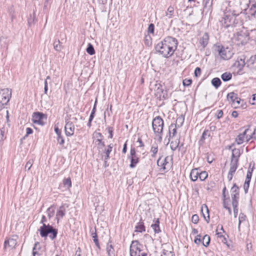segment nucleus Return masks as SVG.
Instances as JSON below:
<instances>
[{
    "mask_svg": "<svg viewBox=\"0 0 256 256\" xmlns=\"http://www.w3.org/2000/svg\"><path fill=\"white\" fill-rule=\"evenodd\" d=\"M178 45V40L176 38L168 36L156 46L155 50L156 53L168 58L173 55Z\"/></svg>",
    "mask_w": 256,
    "mask_h": 256,
    "instance_id": "nucleus-1",
    "label": "nucleus"
},
{
    "mask_svg": "<svg viewBox=\"0 0 256 256\" xmlns=\"http://www.w3.org/2000/svg\"><path fill=\"white\" fill-rule=\"evenodd\" d=\"M164 126V120L160 116H157L153 119L152 122V130L156 136L158 137V140L160 142L162 140Z\"/></svg>",
    "mask_w": 256,
    "mask_h": 256,
    "instance_id": "nucleus-2",
    "label": "nucleus"
},
{
    "mask_svg": "<svg viewBox=\"0 0 256 256\" xmlns=\"http://www.w3.org/2000/svg\"><path fill=\"white\" fill-rule=\"evenodd\" d=\"M39 231L40 235L42 238H46L49 236L50 238L52 240L56 237L58 234V230L49 224H44L40 227Z\"/></svg>",
    "mask_w": 256,
    "mask_h": 256,
    "instance_id": "nucleus-3",
    "label": "nucleus"
},
{
    "mask_svg": "<svg viewBox=\"0 0 256 256\" xmlns=\"http://www.w3.org/2000/svg\"><path fill=\"white\" fill-rule=\"evenodd\" d=\"M236 20L235 14L230 10L224 12L222 19L220 20L221 26L224 28H228L229 26H233L236 23Z\"/></svg>",
    "mask_w": 256,
    "mask_h": 256,
    "instance_id": "nucleus-4",
    "label": "nucleus"
},
{
    "mask_svg": "<svg viewBox=\"0 0 256 256\" xmlns=\"http://www.w3.org/2000/svg\"><path fill=\"white\" fill-rule=\"evenodd\" d=\"M11 96L12 91L8 88H4L0 90V110L8 102Z\"/></svg>",
    "mask_w": 256,
    "mask_h": 256,
    "instance_id": "nucleus-5",
    "label": "nucleus"
},
{
    "mask_svg": "<svg viewBox=\"0 0 256 256\" xmlns=\"http://www.w3.org/2000/svg\"><path fill=\"white\" fill-rule=\"evenodd\" d=\"M172 158L169 156H166L163 158L162 156H160L157 160V165L160 167V172H166L171 167V164L170 160Z\"/></svg>",
    "mask_w": 256,
    "mask_h": 256,
    "instance_id": "nucleus-6",
    "label": "nucleus"
},
{
    "mask_svg": "<svg viewBox=\"0 0 256 256\" xmlns=\"http://www.w3.org/2000/svg\"><path fill=\"white\" fill-rule=\"evenodd\" d=\"M142 246L138 240H133L130 246V256H140Z\"/></svg>",
    "mask_w": 256,
    "mask_h": 256,
    "instance_id": "nucleus-7",
    "label": "nucleus"
},
{
    "mask_svg": "<svg viewBox=\"0 0 256 256\" xmlns=\"http://www.w3.org/2000/svg\"><path fill=\"white\" fill-rule=\"evenodd\" d=\"M216 50L218 55L222 60H226L230 59L232 56V54L228 48H225L223 46H216Z\"/></svg>",
    "mask_w": 256,
    "mask_h": 256,
    "instance_id": "nucleus-8",
    "label": "nucleus"
},
{
    "mask_svg": "<svg viewBox=\"0 0 256 256\" xmlns=\"http://www.w3.org/2000/svg\"><path fill=\"white\" fill-rule=\"evenodd\" d=\"M18 236H13L11 238H7L4 242V249L8 248L12 249L15 248L17 244V240Z\"/></svg>",
    "mask_w": 256,
    "mask_h": 256,
    "instance_id": "nucleus-9",
    "label": "nucleus"
},
{
    "mask_svg": "<svg viewBox=\"0 0 256 256\" xmlns=\"http://www.w3.org/2000/svg\"><path fill=\"white\" fill-rule=\"evenodd\" d=\"M128 158L130 160V168H134L139 162V158L136 154V150L134 148H132L130 151V156Z\"/></svg>",
    "mask_w": 256,
    "mask_h": 256,
    "instance_id": "nucleus-10",
    "label": "nucleus"
},
{
    "mask_svg": "<svg viewBox=\"0 0 256 256\" xmlns=\"http://www.w3.org/2000/svg\"><path fill=\"white\" fill-rule=\"evenodd\" d=\"M74 130L75 128L73 123L68 120H66L64 127L66 136H72L74 134Z\"/></svg>",
    "mask_w": 256,
    "mask_h": 256,
    "instance_id": "nucleus-11",
    "label": "nucleus"
},
{
    "mask_svg": "<svg viewBox=\"0 0 256 256\" xmlns=\"http://www.w3.org/2000/svg\"><path fill=\"white\" fill-rule=\"evenodd\" d=\"M44 116V114L43 113L35 112L32 114V120L34 124L43 126L44 124V122H43Z\"/></svg>",
    "mask_w": 256,
    "mask_h": 256,
    "instance_id": "nucleus-12",
    "label": "nucleus"
},
{
    "mask_svg": "<svg viewBox=\"0 0 256 256\" xmlns=\"http://www.w3.org/2000/svg\"><path fill=\"white\" fill-rule=\"evenodd\" d=\"M252 172L253 168H249L247 172L246 180L244 184V188L246 194L248 192V189L250 186V183L252 176Z\"/></svg>",
    "mask_w": 256,
    "mask_h": 256,
    "instance_id": "nucleus-13",
    "label": "nucleus"
},
{
    "mask_svg": "<svg viewBox=\"0 0 256 256\" xmlns=\"http://www.w3.org/2000/svg\"><path fill=\"white\" fill-rule=\"evenodd\" d=\"M66 204H62L60 206L58 209V210L56 215V219L57 220V222H59V220L63 218V217L66 214V208L65 206Z\"/></svg>",
    "mask_w": 256,
    "mask_h": 256,
    "instance_id": "nucleus-14",
    "label": "nucleus"
},
{
    "mask_svg": "<svg viewBox=\"0 0 256 256\" xmlns=\"http://www.w3.org/2000/svg\"><path fill=\"white\" fill-rule=\"evenodd\" d=\"M209 41V36L207 32H205L200 38L199 44L202 46V50H204L208 45Z\"/></svg>",
    "mask_w": 256,
    "mask_h": 256,
    "instance_id": "nucleus-15",
    "label": "nucleus"
},
{
    "mask_svg": "<svg viewBox=\"0 0 256 256\" xmlns=\"http://www.w3.org/2000/svg\"><path fill=\"white\" fill-rule=\"evenodd\" d=\"M201 212L204 216V219L208 223L210 222L209 210L206 204H203L201 208Z\"/></svg>",
    "mask_w": 256,
    "mask_h": 256,
    "instance_id": "nucleus-16",
    "label": "nucleus"
},
{
    "mask_svg": "<svg viewBox=\"0 0 256 256\" xmlns=\"http://www.w3.org/2000/svg\"><path fill=\"white\" fill-rule=\"evenodd\" d=\"M177 126L176 124H172L168 127V134L169 138L168 140H170V138H172L176 136L177 133Z\"/></svg>",
    "mask_w": 256,
    "mask_h": 256,
    "instance_id": "nucleus-17",
    "label": "nucleus"
},
{
    "mask_svg": "<svg viewBox=\"0 0 256 256\" xmlns=\"http://www.w3.org/2000/svg\"><path fill=\"white\" fill-rule=\"evenodd\" d=\"M200 173V168H196L192 169L190 173V178L191 180L193 182L196 181L198 178H199Z\"/></svg>",
    "mask_w": 256,
    "mask_h": 256,
    "instance_id": "nucleus-18",
    "label": "nucleus"
},
{
    "mask_svg": "<svg viewBox=\"0 0 256 256\" xmlns=\"http://www.w3.org/2000/svg\"><path fill=\"white\" fill-rule=\"evenodd\" d=\"M90 233H91V236H92V238H93V240H94L96 246L98 249H100V244L98 242V236H97L96 228L94 230H90Z\"/></svg>",
    "mask_w": 256,
    "mask_h": 256,
    "instance_id": "nucleus-19",
    "label": "nucleus"
},
{
    "mask_svg": "<svg viewBox=\"0 0 256 256\" xmlns=\"http://www.w3.org/2000/svg\"><path fill=\"white\" fill-rule=\"evenodd\" d=\"M241 155L240 150L238 148H234L232 150V160H237L238 162V159Z\"/></svg>",
    "mask_w": 256,
    "mask_h": 256,
    "instance_id": "nucleus-20",
    "label": "nucleus"
},
{
    "mask_svg": "<svg viewBox=\"0 0 256 256\" xmlns=\"http://www.w3.org/2000/svg\"><path fill=\"white\" fill-rule=\"evenodd\" d=\"M106 249L108 256H115L114 249L110 240L107 244Z\"/></svg>",
    "mask_w": 256,
    "mask_h": 256,
    "instance_id": "nucleus-21",
    "label": "nucleus"
},
{
    "mask_svg": "<svg viewBox=\"0 0 256 256\" xmlns=\"http://www.w3.org/2000/svg\"><path fill=\"white\" fill-rule=\"evenodd\" d=\"M238 98V94L234 92H230L227 94V100L230 102H232V104H235V100Z\"/></svg>",
    "mask_w": 256,
    "mask_h": 256,
    "instance_id": "nucleus-22",
    "label": "nucleus"
},
{
    "mask_svg": "<svg viewBox=\"0 0 256 256\" xmlns=\"http://www.w3.org/2000/svg\"><path fill=\"white\" fill-rule=\"evenodd\" d=\"M136 232H142L146 231L145 226L143 222L140 220L135 227Z\"/></svg>",
    "mask_w": 256,
    "mask_h": 256,
    "instance_id": "nucleus-23",
    "label": "nucleus"
},
{
    "mask_svg": "<svg viewBox=\"0 0 256 256\" xmlns=\"http://www.w3.org/2000/svg\"><path fill=\"white\" fill-rule=\"evenodd\" d=\"M151 227L154 230L155 233H159L160 232V220L157 218L154 221V224L151 225Z\"/></svg>",
    "mask_w": 256,
    "mask_h": 256,
    "instance_id": "nucleus-24",
    "label": "nucleus"
},
{
    "mask_svg": "<svg viewBox=\"0 0 256 256\" xmlns=\"http://www.w3.org/2000/svg\"><path fill=\"white\" fill-rule=\"evenodd\" d=\"M238 162L237 160H231L230 164V168L229 170L230 172L232 174H234L236 170L238 168Z\"/></svg>",
    "mask_w": 256,
    "mask_h": 256,
    "instance_id": "nucleus-25",
    "label": "nucleus"
},
{
    "mask_svg": "<svg viewBox=\"0 0 256 256\" xmlns=\"http://www.w3.org/2000/svg\"><path fill=\"white\" fill-rule=\"evenodd\" d=\"M55 212V208L54 205H52L47 210L46 212L49 219H50L54 215Z\"/></svg>",
    "mask_w": 256,
    "mask_h": 256,
    "instance_id": "nucleus-26",
    "label": "nucleus"
},
{
    "mask_svg": "<svg viewBox=\"0 0 256 256\" xmlns=\"http://www.w3.org/2000/svg\"><path fill=\"white\" fill-rule=\"evenodd\" d=\"M210 136V132L208 130H205L201 136L200 142H204V140Z\"/></svg>",
    "mask_w": 256,
    "mask_h": 256,
    "instance_id": "nucleus-27",
    "label": "nucleus"
},
{
    "mask_svg": "<svg viewBox=\"0 0 256 256\" xmlns=\"http://www.w3.org/2000/svg\"><path fill=\"white\" fill-rule=\"evenodd\" d=\"M221 78L224 82H228L232 79V74L230 72H226L221 76Z\"/></svg>",
    "mask_w": 256,
    "mask_h": 256,
    "instance_id": "nucleus-28",
    "label": "nucleus"
},
{
    "mask_svg": "<svg viewBox=\"0 0 256 256\" xmlns=\"http://www.w3.org/2000/svg\"><path fill=\"white\" fill-rule=\"evenodd\" d=\"M222 82L218 78H214L212 80V84L216 88H218L221 85Z\"/></svg>",
    "mask_w": 256,
    "mask_h": 256,
    "instance_id": "nucleus-29",
    "label": "nucleus"
},
{
    "mask_svg": "<svg viewBox=\"0 0 256 256\" xmlns=\"http://www.w3.org/2000/svg\"><path fill=\"white\" fill-rule=\"evenodd\" d=\"M40 249V243L38 242H36L34 244V246L33 248V249H32L33 256H40V254L37 251V250H39Z\"/></svg>",
    "mask_w": 256,
    "mask_h": 256,
    "instance_id": "nucleus-30",
    "label": "nucleus"
},
{
    "mask_svg": "<svg viewBox=\"0 0 256 256\" xmlns=\"http://www.w3.org/2000/svg\"><path fill=\"white\" fill-rule=\"evenodd\" d=\"M180 144V139H176L174 141H172L170 144V146L171 149L174 151L176 150V148H178V145Z\"/></svg>",
    "mask_w": 256,
    "mask_h": 256,
    "instance_id": "nucleus-31",
    "label": "nucleus"
},
{
    "mask_svg": "<svg viewBox=\"0 0 256 256\" xmlns=\"http://www.w3.org/2000/svg\"><path fill=\"white\" fill-rule=\"evenodd\" d=\"M158 146L156 144H153L150 148V152L152 154V158H154L158 152Z\"/></svg>",
    "mask_w": 256,
    "mask_h": 256,
    "instance_id": "nucleus-32",
    "label": "nucleus"
},
{
    "mask_svg": "<svg viewBox=\"0 0 256 256\" xmlns=\"http://www.w3.org/2000/svg\"><path fill=\"white\" fill-rule=\"evenodd\" d=\"M210 237L209 236H208V234H206L204 236L203 238H202V244L204 246H208L209 244H210Z\"/></svg>",
    "mask_w": 256,
    "mask_h": 256,
    "instance_id": "nucleus-33",
    "label": "nucleus"
},
{
    "mask_svg": "<svg viewBox=\"0 0 256 256\" xmlns=\"http://www.w3.org/2000/svg\"><path fill=\"white\" fill-rule=\"evenodd\" d=\"M94 142L98 146V148L99 149L102 148L105 144L104 142H102V140L95 139L94 140Z\"/></svg>",
    "mask_w": 256,
    "mask_h": 256,
    "instance_id": "nucleus-34",
    "label": "nucleus"
},
{
    "mask_svg": "<svg viewBox=\"0 0 256 256\" xmlns=\"http://www.w3.org/2000/svg\"><path fill=\"white\" fill-rule=\"evenodd\" d=\"M62 182L64 186L67 188L69 189L72 187V181L70 178H64Z\"/></svg>",
    "mask_w": 256,
    "mask_h": 256,
    "instance_id": "nucleus-35",
    "label": "nucleus"
},
{
    "mask_svg": "<svg viewBox=\"0 0 256 256\" xmlns=\"http://www.w3.org/2000/svg\"><path fill=\"white\" fill-rule=\"evenodd\" d=\"M86 52L90 55H93L95 54V50L93 46L91 44H88L86 49Z\"/></svg>",
    "mask_w": 256,
    "mask_h": 256,
    "instance_id": "nucleus-36",
    "label": "nucleus"
},
{
    "mask_svg": "<svg viewBox=\"0 0 256 256\" xmlns=\"http://www.w3.org/2000/svg\"><path fill=\"white\" fill-rule=\"evenodd\" d=\"M174 12V8L172 6H169L166 12V16L169 18H172Z\"/></svg>",
    "mask_w": 256,
    "mask_h": 256,
    "instance_id": "nucleus-37",
    "label": "nucleus"
},
{
    "mask_svg": "<svg viewBox=\"0 0 256 256\" xmlns=\"http://www.w3.org/2000/svg\"><path fill=\"white\" fill-rule=\"evenodd\" d=\"M184 118L182 116H180L178 118H177L176 120V126H178V128H180L182 126L183 124V123L184 122Z\"/></svg>",
    "mask_w": 256,
    "mask_h": 256,
    "instance_id": "nucleus-38",
    "label": "nucleus"
},
{
    "mask_svg": "<svg viewBox=\"0 0 256 256\" xmlns=\"http://www.w3.org/2000/svg\"><path fill=\"white\" fill-rule=\"evenodd\" d=\"M54 47L56 50L60 51L62 49V46L60 44L59 40H55L54 42Z\"/></svg>",
    "mask_w": 256,
    "mask_h": 256,
    "instance_id": "nucleus-39",
    "label": "nucleus"
},
{
    "mask_svg": "<svg viewBox=\"0 0 256 256\" xmlns=\"http://www.w3.org/2000/svg\"><path fill=\"white\" fill-rule=\"evenodd\" d=\"M239 188L237 186L236 184H234L231 188V194L236 195H240Z\"/></svg>",
    "mask_w": 256,
    "mask_h": 256,
    "instance_id": "nucleus-40",
    "label": "nucleus"
},
{
    "mask_svg": "<svg viewBox=\"0 0 256 256\" xmlns=\"http://www.w3.org/2000/svg\"><path fill=\"white\" fill-rule=\"evenodd\" d=\"M208 174L206 171H200L199 175V178L201 181L204 180L208 177Z\"/></svg>",
    "mask_w": 256,
    "mask_h": 256,
    "instance_id": "nucleus-41",
    "label": "nucleus"
},
{
    "mask_svg": "<svg viewBox=\"0 0 256 256\" xmlns=\"http://www.w3.org/2000/svg\"><path fill=\"white\" fill-rule=\"evenodd\" d=\"M161 256H175V255L173 252L164 249Z\"/></svg>",
    "mask_w": 256,
    "mask_h": 256,
    "instance_id": "nucleus-42",
    "label": "nucleus"
},
{
    "mask_svg": "<svg viewBox=\"0 0 256 256\" xmlns=\"http://www.w3.org/2000/svg\"><path fill=\"white\" fill-rule=\"evenodd\" d=\"M244 137L241 134H240L236 138V142H237L238 144H240L244 142Z\"/></svg>",
    "mask_w": 256,
    "mask_h": 256,
    "instance_id": "nucleus-43",
    "label": "nucleus"
},
{
    "mask_svg": "<svg viewBox=\"0 0 256 256\" xmlns=\"http://www.w3.org/2000/svg\"><path fill=\"white\" fill-rule=\"evenodd\" d=\"M144 43L148 46L152 44V38L150 35L148 34L145 36Z\"/></svg>",
    "mask_w": 256,
    "mask_h": 256,
    "instance_id": "nucleus-44",
    "label": "nucleus"
},
{
    "mask_svg": "<svg viewBox=\"0 0 256 256\" xmlns=\"http://www.w3.org/2000/svg\"><path fill=\"white\" fill-rule=\"evenodd\" d=\"M246 216L243 213H240L239 216L238 228L240 227L241 222L246 220Z\"/></svg>",
    "mask_w": 256,
    "mask_h": 256,
    "instance_id": "nucleus-45",
    "label": "nucleus"
},
{
    "mask_svg": "<svg viewBox=\"0 0 256 256\" xmlns=\"http://www.w3.org/2000/svg\"><path fill=\"white\" fill-rule=\"evenodd\" d=\"M154 25L153 24H149L148 32V33L154 34Z\"/></svg>",
    "mask_w": 256,
    "mask_h": 256,
    "instance_id": "nucleus-46",
    "label": "nucleus"
},
{
    "mask_svg": "<svg viewBox=\"0 0 256 256\" xmlns=\"http://www.w3.org/2000/svg\"><path fill=\"white\" fill-rule=\"evenodd\" d=\"M33 164V160H30L26 164L25 166V168L27 169L28 170H30V168L32 166Z\"/></svg>",
    "mask_w": 256,
    "mask_h": 256,
    "instance_id": "nucleus-47",
    "label": "nucleus"
},
{
    "mask_svg": "<svg viewBox=\"0 0 256 256\" xmlns=\"http://www.w3.org/2000/svg\"><path fill=\"white\" fill-rule=\"evenodd\" d=\"M5 128H2L0 129V141L4 140V137Z\"/></svg>",
    "mask_w": 256,
    "mask_h": 256,
    "instance_id": "nucleus-48",
    "label": "nucleus"
},
{
    "mask_svg": "<svg viewBox=\"0 0 256 256\" xmlns=\"http://www.w3.org/2000/svg\"><path fill=\"white\" fill-rule=\"evenodd\" d=\"M199 220V217L198 214H194L192 218V222L194 224H197Z\"/></svg>",
    "mask_w": 256,
    "mask_h": 256,
    "instance_id": "nucleus-49",
    "label": "nucleus"
},
{
    "mask_svg": "<svg viewBox=\"0 0 256 256\" xmlns=\"http://www.w3.org/2000/svg\"><path fill=\"white\" fill-rule=\"evenodd\" d=\"M223 114V111L221 110H217V112L216 114V116L217 119H220L222 117Z\"/></svg>",
    "mask_w": 256,
    "mask_h": 256,
    "instance_id": "nucleus-50",
    "label": "nucleus"
},
{
    "mask_svg": "<svg viewBox=\"0 0 256 256\" xmlns=\"http://www.w3.org/2000/svg\"><path fill=\"white\" fill-rule=\"evenodd\" d=\"M192 82V80L190 79H185L183 80V85L184 86H189Z\"/></svg>",
    "mask_w": 256,
    "mask_h": 256,
    "instance_id": "nucleus-51",
    "label": "nucleus"
},
{
    "mask_svg": "<svg viewBox=\"0 0 256 256\" xmlns=\"http://www.w3.org/2000/svg\"><path fill=\"white\" fill-rule=\"evenodd\" d=\"M108 132L109 133L108 138H112L113 137V128L109 126L107 128Z\"/></svg>",
    "mask_w": 256,
    "mask_h": 256,
    "instance_id": "nucleus-52",
    "label": "nucleus"
},
{
    "mask_svg": "<svg viewBox=\"0 0 256 256\" xmlns=\"http://www.w3.org/2000/svg\"><path fill=\"white\" fill-rule=\"evenodd\" d=\"M57 140L60 144H63L64 142V140L61 134L58 136Z\"/></svg>",
    "mask_w": 256,
    "mask_h": 256,
    "instance_id": "nucleus-53",
    "label": "nucleus"
},
{
    "mask_svg": "<svg viewBox=\"0 0 256 256\" xmlns=\"http://www.w3.org/2000/svg\"><path fill=\"white\" fill-rule=\"evenodd\" d=\"M201 74V69L199 67L196 68L194 70V75L196 76H199Z\"/></svg>",
    "mask_w": 256,
    "mask_h": 256,
    "instance_id": "nucleus-54",
    "label": "nucleus"
},
{
    "mask_svg": "<svg viewBox=\"0 0 256 256\" xmlns=\"http://www.w3.org/2000/svg\"><path fill=\"white\" fill-rule=\"evenodd\" d=\"M94 137L96 138V139H102V136L101 133L100 132H95L94 134Z\"/></svg>",
    "mask_w": 256,
    "mask_h": 256,
    "instance_id": "nucleus-55",
    "label": "nucleus"
},
{
    "mask_svg": "<svg viewBox=\"0 0 256 256\" xmlns=\"http://www.w3.org/2000/svg\"><path fill=\"white\" fill-rule=\"evenodd\" d=\"M112 144H109L108 146L107 150L106 151V154H110V152L112 150Z\"/></svg>",
    "mask_w": 256,
    "mask_h": 256,
    "instance_id": "nucleus-56",
    "label": "nucleus"
},
{
    "mask_svg": "<svg viewBox=\"0 0 256 256\" xmlns=\"http://www.w3.org/2000/svg\"><path fill=\"white\" fill-rule=\"evenodd\" d=\"M250 102L252 105H254L256 104V94L252 95V100L250 101Z\"/></svg>",
    "mask_w": 256,
    "mask_h": 256,
    "instance_id": "nucleus-57",
    "label": "nucleus"
},
{
    "mask_svg": "<svg viewBox=\"0 0 256 256\" xmlns=\"http://www.w3.org/2000/svg\"><path fill=\"white\" fill-rule=\"evenodd\" d=\"M200 236L198 235L196 238L194 239V242L196 244H200V242H201V240H200Z\"/></svg>",
    "mask_w": 256,
    "mask_h": 256,
    "instance_id": "nucleus-58",
    "label": "nucleus"
},
{
    "mask_svg": "<svg viewBox=\"0 0 256 256\" xmlns=\"http://www.w3.org/2000/svg\"><path fill=\"white\" fill-rule=\"evenodd\" d=\"M238 200H232V206L233 208H238Z\"/></svg>",
    "mask_w": 256,
    "mask_h": 256,
    "instance_id": "nucleus-59",
    "label": "nucleus"
},
{
    "mask_svg": "<svg viewBox=\"0 0 256 256\" xmlns=\"http://www.w3.org/2000/svg\"><path fill=\"white\" fill-rule=\"evenodd\" d=\"M231 195L232 200H238L240 195H236V194H231Z\"/></svg>",
    "mask_w": 256,
    "mask_h": 256,
    "instance_id": "nucleus-60",
    "label": "nucleus"
},
{
    "mask_svg": "<svg viewBox=\"0 0 256 256\" xmlns=\"http://www.w3.org/2000/svg\"><path fill=\"white\" fill-rule=\"evenodd\" d=\"M32 132H33V130L31 128H26V136H28V135L32 134Z\"/></svg>",
    "mask_w": 256,
    "mask_h": 256,
    "instance_id": "nucleus-61",
    "label": "nucleus"
},
{
    "mask_svg": "<svg viewBox=\"0 0 256 256\" xmlns=\"http://www.w3.org/2000/svg\"><path fill=\"white\" fill-rule=\"evenodd\" d=\"M221 236V241L222 243H224V244H226L227 246H228V244H227V240H226V238L224 236Z\"/></svg>",
    "mask_w": 256,
    "mask_h": 256,
    "instance_id": "nucleus-62",
    "label": "nucleus"
},
{
    "mask_svg": "<svg viewBox=\"0 0 256 256\" xmlns=\"http://www.w3.org/2000/svg\"><path fill=\"white\" fill-rule=\"evenodd\" d=\"M156 91H157L158 93H160V92L162 93L163 92V90L162 89V86L160 84L158 85V86L157 87Z\"/></svg>",
    "mask_w": 256,
    "mask_h": 256,
    "instance_id": "nucleus-63",
    "label": "nucleus"
},
{
    "mask_svg": "<svg viewBox=\"0 0 256 256\" xmlns=\"http://www.w3.org/2000/svg\"><path fill=\"white\" fill-rule=\"evenodd\" d=\"M240 102H241V99L240 98H238V97L237 98L236 100H235V104L234 105H236L235 108H236V106H238L240 103Z\"/></svg>",
    "mask_w": 256,
    "mask_h": 256,
    "instance_id": "nucleus-64",
    "label": "nucleus"
}]
</instances>
